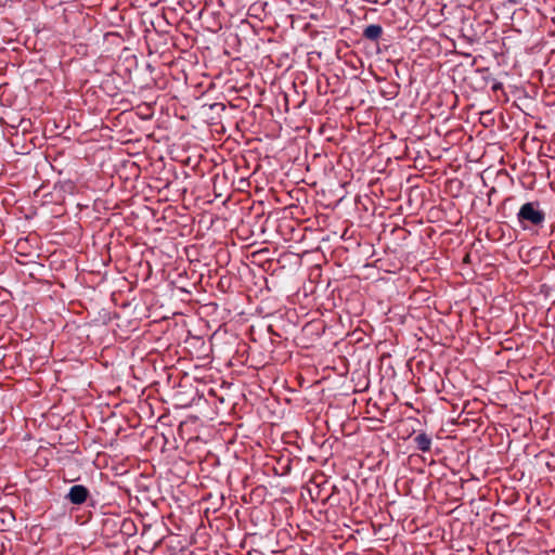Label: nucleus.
<instances>
[{
    "instance_id": "nucleus-3",
    "label": "nucleus",
    "mask_w": 555,
    "mask_h": 555,
    "mask_svg": "<svg viewBox=\"0 0 555 555\" xmlns=\"http://www.w3.org/2000/svg\"><path fill=\"white\" fill-rule=\"evenodd\" d=\"M413 443L418 451L429 452L431 449V437L421 431L413 437Z\"/></svg>"
},
{
    "instance_id": "nucleus-2",
    "label": "nucleus",
    "mask_w": 555,
    "mask_h": 555,
    "mask_svg": "<svg viewBox=\"0 0 555 555\" xmlns=\"http://www.w3.org/2000/svg\"><path fill=\"white\" fill-rule=\"evenodd\" d=\"M89 498L90 491L82 485H74L65 495V500L73 505H82Z\"/></svg>"
},
{
    "instance_id": "nucleus-1",
    "label": "nucleus",
    "mask_w": 555,
    "mask_h": 555,
    "mask_svg": "<svg viewBox=\"0 0 555 555\" xmlns=\"http://www.w3.org/2000/svg\"><path fill=\"white\" fill-rule=\"evenodd\" d=\"M545 217V211L540 208L539 202H527L517 212V221L522 230L543 227Z\"/></svg>"
},
{
    "instance_id": "nucleus-6",
    "label": "nucleus",
    "mask_w": 555,
    "mask_h": 555,
    "mask_svg": "<svg viewBox=\"0 0 555 555\" xmlns=\"http://www.w3.org/2000/svg\"><path fill=\"white\" fill-rule=\"evenodd\" d=\"M338 491L336 486L332 487V493L327 495L323 501H334L335 492Z\"/></svg>"
},
{
    "instance_id": "nucleus-7",
    "label": "nucleus",
    "mask_w": 555,
    "mask_h": 555,
    "mask_svg": "<svg viewBox=\"0 0 555 555\" xmlns=\"http://www.w3.org/2000/svg\"><path fill=\"white\" fill-rule=\"evenodd\" d=\"M468 259H469V255H466V256H465V258H464V260H465V261H468Z\"/></svg>"
},
{
    "instance_id": "nucleus-5",
    "label": "nucleus",
    "mask_w": 555,
    "mask_h": 555,
    "mask_svg": "<svg viewBox=\"0 0 555 555\" xmlns=\"http://www.w3.org/2000/svg\"><path fill=\"white\" fill-rule=\"evenodd\" d=\"M491 89L493 92L501 91V90H503V83L500 81H494Z\"/></svg>"
},
{
    "instance_id": "nucleus-4",
    "label": "nucleus",
    "mask_w": 555,
    "mask_h": 555,
    "mask_svg": "<svg viewBox=\"0 0 555 555\" xmlns=\"http://www.w3.org/2000/svg\"><path fill=\"white\" fill-rule=\"evenodd\" d=\"M383 35V27L378 24H371L363 30L362 36L371 41H377Z\"/></svg>"
}]
</instances>
